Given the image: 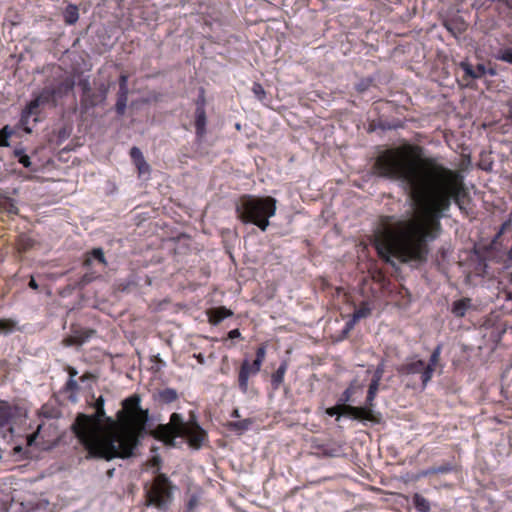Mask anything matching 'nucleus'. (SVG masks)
Instances as JSON below:
<instances>
[{
    "mask_svg": "<svg viewBox=\"0 0 512 512\" xmlns=\"http://www.w3.org/2000/svg\"><path fill=\"white\" fill-rule=\"evenodd\" d=\"M373 170L380 177L406 183L417 208L416 218L389 223L392 217H384L382 227L375 233L378 255L387 263L391 257L402 263L426 262L428 242L438 237L440 220L452 202L461 211H466L470 203L464 176L436 158L422 157V148L413 144L382 151L375 159Z\"/></svg>",
    "mask_w": 512,
    "mask_h": 512,
    "instance_id": "f257e3e1",
    "label": "nucleus"
},
{
    "mask_svg": "<svg viewBox=\"0 0 512 512\" xmlns=\"http://www.w3.org/2000/svg\"><path fill=\"white\" fill-rule=\"evenodd\" d=\"M104 403L103 396H99L93 404L95 413L92 415L79 413L71 426L79 443L87 452L86 459L110 461L119 455L115 431H104L102 427L106 414Z\"/></svg>",
    "mask_w": 512,
    "mask_h": 512,
    "instance_id": "f03ea898",
    "label": "nucleus"
},
{
    "mask_svg": "<svg viewBox=\"0 0 512 512\" xmlns=\"http://www.w3.org/2000/svg\"><path fill=\"white\" fill-rule=\"evenodd\" d=\"M140 403V395L132 394L122 401V409L116 414L120 422L119 429L115 431L117 453L120 454L117 458H130L139 444V435L148 421V410L142 409Z\"/></svg>",
    "mask_w": 512,
    "mask_h": 512,
    "instance_id": "7ed1b4c3",
    "label": "nucleus"
},
{
    "mask_svg": "<svg viewBox=\"0 0 512 512\" xmlns=\"http://www.w3.org/2000/svg\"><path fill=\"white\" fill-rule=\"evenodd\" d=\"M146 505L167 511L173 499L174 486L167 475L158 474L150 485H145Z\"/></svg>",
    "mask_w": 512,
    "mask_h": 512,
    "instance_id": "20e7f679",
    "label": "nucleus"
},
{
    "mask_svg": "<svg viewBox=\"0 0 512 512\" xmlns=\"http://www.w3.org/2000/svg\"><path fill=\"white\" fill-rule=\"evenodd\" d=\"M326 414L333 417L337 416L336 420H339L340 416L347 415L354 420H358L362 423L366 421H377L374 415L366 408H358L349 404H340L326 409Z\"/></svg>",
    "mask_w": 512,
    "mask_h": 512,
    "instance_id": "39448f33",
    "label": "nucleus"
},
{
    "mask_svg": "<svg viewBox=\"0 0 512 512\" xmlns=\"http://www.w3.org/2000/svg\"><path fill=\"white\" fill-rule=\"evenodd\" d=\"M44 107L45 105L41 103L40 100L35 96L28 102V104L22 110L20 117V124L25 132L31 133L32 129L29 126L31 118L34 123L38 122L39 116L42 113Z\"/></svg>",
    "mask_w": 512,
    "mask_h": 512,
    "instance_id": "423d86ee",
    "label": "nucleus"
},
{
    "mask_svg": "<svg viewBox=\"0 0 512 512\" xmlns=\"http://www.w3.org/2000/svg\"><path fill=\"white\" fill-rule=\"evenodd\" d=\"M276 212V199L267 197H258V229L265 231L269 226L268 219Z\"/></svg>",
    "mask_w": 512,
    "mask_h": 512,
    "instance_id": "0eeeda50",
    "label": "nucleus"
},
{
    "mask_svg": "<svg viewBox=\"0 0 512 512\" xmlns=\"http://www.w3.org/2000/svg\"><path fill=\"white\" fill-rule=\"evenodd\" d=\"M180 437L185 438L193 449H200L208 439L207 432L195 421L180 432Z\"/></svg>",
    "mask_w": 512,
    "mask_h": 512,
    "instance_id": "6e6552de",
    "label": "nucleus"
},
{
    "mask_svg": "<svg viewBox=\"0 0 512 512\" xmlns=\"http://www.w3.org/2000/svg\"><path fill=\"white\" fill-rule=\"evenodd\" d=\"M236 212L243 223L256 224V198L242 196L236 204Z\"/></svg>",
    "mask_w": 512,
    "mask_h": 512,
    "instance_id": "1a4fd4ad",
    "label": "nucleus"
},
{
    "mask_svg": "<svg viewBox=\"0 0 512 512\" xmlns=\"http://www.w3.org/2000/svg\"><path fill=\"white\" fill-rule=\"evenodd\" d=\"M425 370L426 363L416 357L408 358L404 363L396 367V371L400 376L420 374L422 384Z\"/></svg>",
    "mask_w": 512,
    "mask_h": 512,
    "instance_id": "9d476101",
    "label": "nucleus"
},
{
    "mask_svg": "<svg viewBox=\"0 0 512 512\" xmlns=\"http://www.w3.org/2000/svg\"><path fill=\"white\" fill-rule=\"evenodd\" d=\"M107 87L102 84L98 91L91 90L90 93L81 95L80 105L83 112H87L89 109L96 107L98 104L105 101L107 97Z\"/></svg>",
    "mask_w": 512,
    "mask_h": 512,
    "instance_id": "9b49d317",
    "label": "nucleus"
},
{
    "mask_svg": "<svg viewBox=\"0 0 512 512\" xmlns=\"http://www.w3.org/2000/svg\"><path fill=\"white\" fill-rule=\"evenodd\" d=\"M95 334L93 329L72 327L71 334L64 338L65 346H80L87 342Z\"/></svg>",
    "mask_w": 512,
    "mask_h": 512,
    "instance_id": "f8f14e48",
    "label": "nucleus"
},
{
    "mask_svg": "<svg viewBox=\"0 0 512 512\" xmlns=\"http://www.w3.org/2000/svg\"><path fill=\"white\" fill-rule=\"evenodd\" d=\"M256 374V359H245L238 372V386L241 391L246 392L248 389V380L251 376Z\"/></svg>",
    "mask_w": 512,
    "mask_h": 512,
    "instance_id": "ddd939ff",
    "label": "nucleus"
},
{
    "mask_svg": "<svg viewBox=\"0 0 512 512\" xmlns=\"http://www.w3.org/2000/svg\"><path fill=\"white\" fill-rule=\"evenodd\" d=\"M379 385L380 384H377V383H374V382H370L369 384V387H368V392H367V396H366V400H365V405L364 406H357L358 408H366L368 409L373 415L374 417L377 419V421H369L370 423H373V424H380L381 421H382V414L378 411H375L373 409V407L375 406V398H376V395L378 393V390H379Z\"/></svg>",
    "mask_w": 512,
    "mask_h": 512,
    "instance_id": "4468645a",
    "label": "nucleus"
},
{
    "mask_svg": "<svg viewBox=\"0 0 512 512\" xmlns=\"http://www.w3.org/2000/svg\"><path fill=\"white\" fill-rule=\"evenodd\" d=\"M153 436L155 439L164 442V444L168 446H174L175 439L180 437V435H178L176 431L173 430V426L167 424L158 425L153 431Z\"/></svg>",
    "mask_w": 512,
    "mask_h": 512,
    "instance_id": "2eb2a0df",
    "label": "nucleus"
},
{
    "mask_svg": "<svg viewBox=\"0 0 512 512\" xmlns=\"http://www.w3.org/2000/svg\"><path fill=\"white\" fill-rule=\"evenodd\" d=\"M459 67L464 72V75H463L464 80L479 79V78L483 77L486 73V67L484 64H477L476 67H474L469 62L462 61V62H460Z\"/></svg>",
    "mask_w": 512,
    "mask_h": 512,
    "instance_id": "dca6fc26",
    "label": "nucleus"
},
{
    "mask_svg": "<svg viewBox=\"0 0 512 512\" xmlns=\"http://www.w3.org/2000/svg\"><path fill=\"white\" fill-rule=\"evenodd\" d=\"M441 350H442L441 345H438L434 348V350L431 353L429 362L426 364V370L424 372L423 388H425L427 386V384L430 382V380L433 377L435 368L440 360Z\"/></svg>",
    "mask_w": 512,
    "mask_h": 512,
    "instance_id": "f3484780",
    "label": "nucleus"
},
{
    "mask_svg": "<svg viewBox=\"0 0 512 512\" xmlns=\"http://www.w3.org/2000/svg\"><path fill=\"white\" fill-rule=\"evenodd\" d=\"M16 412V407L6 401H0V428L9 427Z\"/></svg>",
    "mask_w": 512,
    "mask_h": 512,
    "instance_id": "a211bd4d",
    "label": "nucleus"
},
{
    "mask_svg": "<svg viewBox=\"0 0 512 512\" xmlns=\"http://www.w3.org/2000/svg\"><path fill=\"white\" fill-rule=\"evenodd\" d=\"M94 262L106 265V259L102 248H93L84 254L83 267L90 269Z\"/></svg>",
    "mask_w": 512,
    "mask_h": 512,
    "instance_id": "6ab92c4d",
    "label": "nucleus"
},
{
    "mask_svg": "<svg viewBox=\"0 0 512 512\" xmlns=\"http://www.w3.org/2000/svg\"><path fill=\"white\" fill-rule=\"evenodd\" d=\"M50 85L54 92V97L58 101V99L67 96L74 89L75 82L71 78H66L58 82L57 84Z\"/></svg>",
    "mask_w": 512,
    "mask_h": 512,
    "instance_id": "aec40b11",
    "label": "nucleus"
},
{
    "mask_svg": "<svg viewBox=\"0 0 512 512\" xmlns=\"http://www.w3.org/2000/svg\"><path fill=\"white\" fill-rule=\"evenodd\" d=\"M443 26L454 36L462 34L467 28L465 21L459 16L444 19Z\"/></svg>",
    "mask_w": 512,
    "mask_h": 512,
    "instance_id": "412c9836",
    "label": "nucleus"
},
{
    "mask_svg": "<svg viewBox=\"0 0 512 512\" xmlns=\"http://www.w3.org/2000/svg\"><path fill=\"white\" fill-rule=\"evenodd\" d=\"M130 157H131L134 165L136 166L139 174H144V173L149 172L150 167H149L148 163L146 162V160L143 156V153L141 152V150L138 147L134 146L130 149Z\"/></svg>",
    "mask_w": 512,
    "mask_h": 512,
    "instance_id": "4be33fe9",
    "label": "nucleus"
},
{
    "mask_svg": "<svg viewBox=\"0 0 512 512\" xmlns=\"http://www.w3.org/2000/svg\"><path fill=\"white\" fill-rule=\"evenodd\" d=\"M37 97L41 103L45 106L56 107L57 100L54 97V92L51 88V85H45L37 94L34 95Z\"/></svg>",
    "mask_w": 512,
    "mask_h": 512,
    "instance_id": "5701e85b",
    "label": "nucleus"
},
{
    "mask_svg": "<svg viewBox=\"0 0 512 512\" xmlns=\"http://www.w3.org/2000/svg\"><path fill=\"white\" fill-rule=\"evenodd\" d=\"M471 307V299L470 298H461L453 302L451 306V313L457 317L462 318L466 315L468 309Z\"/></svg>",
    "mask_w": 512,
    "mask_h": 512,
    "instance_id": "b1692460",
    "label": "nucleus"
},
{
    "mask_svg": "<svg viewBox=\"0 0 512 512\" xmlns=\"http://www.w3.org/2000/svg\"><path fill=\"white\" fill-rule=\"evenodd\" d=\"M206 111L205 109H195V129L196 135L202 138L206 133Z\"/></svg>",
    "mask_w": 512,
    "mask_h": 512,
    "instance_id": "393cba45",
    "label": "nucleus"
},
{
    "mask_svg": "<svg viewBox=\"0 0 512 512\" xmlns=\"http://www.w3.org/2000/svg\"><path fill=\"white\" fill-rule=\"evenodd\" d=\"M232 313L225 307H218L209 310L208 318L209 322L213 325H217L222 322L225 318L231 316Z\"/></svg>",
    "mask_w": 512,
    "mask_h": 512,
    "instance_id": "a878e982",
    "label": "nucleus"
},
{
    "mask_svg": "<svg viewBox=\"0 0 512 512\" xmlns=\"http://www.w3.org/2000/svg\"><path fill=\"white\" fill-rule=\"evenodd\" d=\"M129 90L119 89L117 92V101L115 104V111L119 116L124 115L127 101H128Z\"/></svg>",
    "mask_w": 512,
    "mask_h": 512,
    "instance_id": "bb28decb",
    "label": "nucleus"
},
{
    "mask_svg": "<svg viewBox=\"0 0 512 512\" xmlns=\"http://www.w3.org/2000/svg\"><path fill=\"white\" fill-rule=\"evenodd\" d=\"M412 503L418 512H430L431 504L428 499L419 493H414L412 496Z\"/></svg>",
    "mask_w": 512,
    "mask_h": 512,
    "instance_id": "cd10ccee",
    "label": "nucleus"
},
{
    "mask_svg": "<svg viewBox=\"0 0 512 512\" xmlns=\"http://www.w3.org/2000/svg\"><path fill=\"white\" fill-rule=\"evenodd\" d=\"M288 365L283 361L277 370L271 375V384L273 389H278L284 380V375L287 371Z\"/></svg>",
    "mask_w": 512,
    "mask_h": 512,
    "instance_id": "c85d7f7f",
    "label": "nucleus"
},
{
    "mask_svg": "<svg viewBox=\"0 0 512 512\" xmlns=\"http://www.w3.org/2000/svg\"><path fill=\"white\" fill-rule=\"evenodd\" d=\"M64 21L68 25L75 24L79 19L78 7L73 4H69L63 13Z\"/></svg>",
    "mask_w": 512,
    "mask_h": 512,
    "instance_id": "c756f323",
    "label": "nucleus"
},
{
    "mask_svg": "<svg viewBox=\"0 0 512 512\" xmlns=\"http://www.w3.org/2000/svg\"><path fill=\"white\" fill-rule=\"evenodd\" d=\"M178 399V393L173 388H165L158 393V400L163 404H170Z\"/></svg>",
    "mask_w": 512,
    "mask_h": 512,
    "instance_id": "7c9ffc66",
    "label": "nucleus"
},
{
    "mask_svg": "<svg viewBox=\"0 0 512 512\" xmlns=\"http://www.w3.org/2000/svg\"><path fill=\"white\" fill-rule=\"evenodd\" d=\"M370 314L371 308L367 303H362L358 308L355 309L349 320L356 325L359 320L368 317Z\"/></svg>",
    "mask_w": 512,
    "mask_h": 512,
    "instance_id": "2f4dec72",
    "label": "nucleus"
},
{
    "mask_svg": "<svg viewBox=\"0 0 512 512\" xmlns=\"http://www.w3.org/2000/svg\"><path fill=\"white\" fill-rule=\"evenodd\" d=\"M190 423H185L178 413H173L170 417V422L167 425H172L173 430L180 435L181 431H184Z\"/></svg>",
    "mask_w": 512,
    "mask_h": 512,
    "instance_id": "473e14b6",
    "label": "nucleus"
},
{
    "mask_svg": "<svg viewBox=\"0 0 512 512\" xmlns=\"http://www.w3.org/2000/svg\"><path fill=\"white\" fill-rule=\"evenodd\" d=\"M16 245L19 252H27L34 246V240L26 235H21L18 237Z\"/></svg>",
    "mask_w": 512,
    "mask_h": 512,
    "instance_id": "72a5a7b5",
    "label": "nucleus"
},
{
    "mask_svg": "<svg viewBox=\"0 0 512 512\" xmlns=\"http://www.w3.org/2000/svg\"><path fill=\"white\" fill-rule=\"evenodd\" d=\"M13 155L18 160V162L23 165V167H31L32 162L30 160V157L25 153V150L23 148H16L13 151Z\"/></svg>",
    "mask_w": 512,
    "mask_h": 512,
    "instance_id": "f704fd0d",
    "label": "nucleus"
},
{
    "mask_svg": "<svg viewBox=\"0 0 512 512\" xmlns=\"http://www.w3.org/2000/svg\"><path fill=\"white\" fill-rule=\"evenodd\" d=\"M356 387L353 383H351L341 394L339 398L340 404H348L353 402V395L355 394Z\"/></svg>",
    "mask_w": 512,
    "mask_h": 512,
    "instance_id": "c9c22d12",
    "label": "nucleus"
},
{
    "mask_svg": "<svg viewBox=\"0 0 512 512\" xmlns=\"http://www.w3.org/2000/svg\"><path fill=\"white\" fill-rule=\"evenodd\" d=\"M251 424V421L249 419H244L240 421H231L228 424V427L236 432H243L248 429L249 425Z\"/></svg>",
    "mask_w": 512,
    "mask_h": 512,
    "instance_id": "e433bc0d",
    "label": "nucleus"
},
{
    "mask_svg": "<svg viewBox=\"0 0 512 512\" xmlns=\"http://www.w3.org/2000/svg\"><path fill=\"white\" fill-rule=\"evenodd\" d=\"M13 135V130L9 125L4 126L0 129V146L7 147L9 146V138Z\"/></svg>",
    "mask_w": 512,
    "mask_h": 512,
    "instance_id": "4c0bfd02",
    "label": "nucleus"
},
{
    "mask_svg": "<svg viewBox=\"0 0 512 512\" xmlns=\"http://www.w3.org/2000/svg\"><path fill=\"white\" fill-rule=\"evenodd\" d=\"M453 469L451 464H444L438 467H432L423 472L424 476L431 475V474H445L451 472Z\"/></svg>",
    "mask_w": 512,
    "mask_h": 512,
    "instance_id": "58836bf2",
    "label": "nucleus"
},
{
    "mask_svg": "<svg viewBox=\"0 0 512 512\" xmlns=\"http://www.w3.org/2000/svg\"><path fill=\"white\" fill-rule=\"evenodd\" d=\"M354 327H355V324L353 322H351L350 320H348L345 323L340 334L336 337V341L339 342V341H343V340L347 339L350 332L354 329Z\"/></svg>",
    "mask_w": 512,
    "mask_h": 512,
    "instance_id": "ea45409f",
    "label": "nucleus"
},
{
    "mask_svg": "<svg viewBox=\"0 0 512 512\" xmlns=\"http://www.w3.org/2000/svg\"><path fill=\"white\" fill-rule=\"evenodd\" d=\"M496 59L512 64V49H500L496 55Z\"/></svg>",
    "mask_w": 512,
    "mask_h": 512,
    "instance_id": "a19ab883",
    "label": "nucleus"
},
{
    "mask_svg": "<svg viewBox=\"0 0 512 512\" xmlns=\"http://www.w3.org/2000/svg\"><path fill=\"white\" fill-rule=\"evenodd\" d=\"M16 327V322L12 319H0V331L5 333L12 332Z\"/></svg>",
    "mask_w": 512,
    "mask_h": 512,
    "instance_id": "79ce46f5",
    "label": "nucleus"
},
{
    "mask_svg": "<svg viewBox=\"0 0 512 512\" xmlns=\"http://www.w3.org/2000/svg\"><path fill=\"white\" fill-rule=\"evenodd\" d=\"M161 463H162V460H161V457L159 455H155L153 456L149 462H148V465L153 468V473L155 474H160L159 473V470L161 468Z\"/></svg>",
    "mask_w": 512,
    "mask_h": 512,
    "instance_id": "37998d69",
    "label": "nucleus"
},
{
    "mask_svg": "<svg viewBox=\"0 0 512 512\" xmlns=\"http://www.w3.org/2000/svg\"><path fill=\"white\" fill-rule=\"evenodd\" d=\"M199 505V497L193 494L186 503V512H192Z\"/></svg>",
    "mask_w": 512,
    "mask_h": 512,
    "instance_id": "c03bdc74",
    "label": "nucleus"
},
{
    "mask_svg": "<svg viewBox=\"0 0 512 512\" xmlns=\"http://www.w3.org/2000/svg\"><path fill=\"white\" fill-rule=\"evenodd\" d=\"M512 226V213L510 214V217L508 220L503 222L500 226V229L498 233L496 234V239L500 238L506 231H508Z\"/></svg>",
    "mask_w": 512,
    "mask_h": 512,
    "instance_id": "a18cd8bd",
    "label": "nucleus"
},
{
    "mask_svg": "<svg viewBox=\"0 0 512 512\" xmlns=\"http://www.w3.org/2000/svg\"><path fill=\"white\" fill-rule=\"evenodd\" d=\"M78 86L80 87L82 91V95H85L87 93H90L92 90L91 83L88 78H82L78 81Z\"/></svg>",
    "mask_w": 512,
    "mask_h": 512,
    "instance_id": "49530a36",
    "label": "nucleus"
},
{
    "mask_svg": "<svg viewBox=\"0 0 512 512\" xmlns=\"http://www.w3.org/2000/svg\"><path fill=\"white\" fill-rule=\"evenodd\" d=\"M3 207L6 211H8L9 213L11 214H17L18 213V208L16 206V204L14 203V201L10 198L6 199L4 202H3Z\"/></svg>",
    "mask_w": 512,
    "mask_h": 512,
    "instance_id": "de8ad7c7",
    "label": "nucleus"
},
{
    "mask_svg": "<svg viewBox=\"0 0 512 512\" xmlns=\"http://www.w3.org/2000/svg\"><path fill=\"white\" fill-rule=\"evenodd\" d=\"M371 85H372L371 79H362L360 82H358L356 84L355 88L359 93H363L366 90H368Z\"/></svg>",
    "mask_w": 512,
    "mask_h": 512,
    "instance_id": "09e8293b",
    "label": "nucleus"
},
{
    "mask_svg": "<svg viewBox=\"0 0 512 512\" xmlns=\"http://www.w3.org/2000/svg\"><path fill=\"white\" fill-rule=\"evenodd\" d=\"M64 390L66 392L75 393L79 390V385L75 379L69 378L65 384Z\"/></svg>",
    "mask_w": 512,
    "mask_h": 512,
    "instance_id": "8fccbe9b",
    "label": "nucleus"
},
{
    "mask_svg": "<svg viewBox=\"0 0 512 512\" xmlns=\"http://www.w3.org/2000/svg\"><path fill=\"white\" fill-rule=\"evenodd\" d=\"M103 421H105L106 424L109 426L108 431H117L119 429L120 422L118 420L116 421L113 418L105 415Z\"/></svg>",
    "mask_w": 512,
    "mask_h": 512,
    "instance_id": "3c124183",
    "label": "nucleus"
},
{
    "mask_svg": "<svg viewBox=\"0 0 512 512\" xmlns=\"http://www.w3.org/2000/svg\"><path fill=\"white\" fill-rule=\"evenodd\" d=\"M383 373H384V368L383 366H378L373 374V377L371 379V382H374V383H377V384H380L381 382V379H382V376H383Z\"/></svg>",
    "mask_w": 512,
    "mask_h": 512,
    "instance_id": "603ef678",
    "label": "nucleus"
},
{
    "mask_svg": "<svg viewBox=\"0 0 512 512\" xmlns=\"http://www.w3.org/2000/svg\"><path fill=\"white\" fill-rule=\"evenodd\" d=\"M128 78L129 76L125 73H122L119 77V89H128Z\"/></svg>",
    "mask_w": 512,
    "mask_h": 512,
    "instance_id": "864d4df0",
    "label": "nucleus"
},
{
    "mask_svg": "<svg viewBox=\"0 0 512 512\" xmlns=\"http://www.w3.org/2000/svg\"><path fill=\"white\" fill-rule=\"evenodd\" d=\"M206 100L204 97V90H201L199 97L196 100V109H205Z\"/></svg>",
    "mask_w": 512,
    "mask_h": 512,
    "instance_id": "5fc2aeb1",
    "label": "nucleus"
},
{
    "mask_svg": "<svg viewBox=\"0 0 512 512\" xmlns=\"http://www.w3.org/2000/svg\"><path fill=\"white\" fill-rule=\"evenodd\" d=\"M265 356V348L263 346H258V371L260 370L261 362Z\"/></svg>",
    "mask_w": 512,
    "mask_h": 512,
    "instance_id": "6e6d98bb",
    "label": "nucleus"
},
{
    "mask_svg": "<svg viewBox=\"0 0 512 512\" xmlns=\"http://www.w3.org/2000/svg\"><path fill=\"white\" fill-rule=\"evenodd\" d=\"M66 371L69 375V378H72V379H74V377L78 374L77 370L74 367L69 366V365L66 367Z\"/></svg>",
    "mask_w": 512,
    "mask_h": 512,
    "instance_id": "4d7b16f0",
    "label": "nucleus"
},
{
    "mask_svg": "<svg viewBox=\"0 0 512 512\" xmlns=\"http://www.w3.org/2000/svg\"><path fill=\"white\" fill-rule=\"evenodd\" d=\"M228 337L230 339H235V338H238L240 337V332L238 329H233L231 330L229 333H228Z\"/></svg>",
    "mask_w": 512,
    "mask_h": 512,
    "instance_id": "13d9d810",
    "label": "nucleus"
},
{
    "mask_svg": "<svg viewBox=\"0 0 512 512\" xmlns=\"http://www.w3.org/2000/svg\"><path fill=\"white\" fill-rule=\"evenodd\" d=\"M28 286H29L31 289H33V290H38V288H39L38 283L36 282V280H35L33 277H31V279H30V281H29V283H28Z\"/></svg>",
    "mask_w": 512,
    "mask_h": 512,
    "instance_id": "bf43d9fd",
    "label": "nucleus"
},
{
    "mask_svg": "<svg viewBox=\"0 0 512 512\" xmlns=\"http://www.w3.org/2000/svg\"><path fill=\"white\" fill-rule=\"evenodd\" d=\"M36 437H37V433L30 435L27 439L28 445H32V443L35 441Z\"/></svg>",
    "mask_w": 512,
    "mask_h": 512,
    "instance_id": "052dcab7",
    "label": "nucleus"
},
{
    "mask_svg": "<svg viewBox=\"0 0 512 512\" xmlns=\"http://www.w3.org/2000/svg\"><path fill=\"white\" fill-rule=\"evenodd\" d=\"M90 376H91V375H90L89 373H86V374H84V375H82V376L80 377V381H81V382H84V381H86L87 379H89V378H90Z\"/></svg>",
    "mask_w": 512,
    "mask_h": 512,
    "instance_id": "680f3d73",
    "label": "nucleus"
},
{
    "mask_svg": "<svg viewBox=\"0 0 512 512\" xmlns=\"http://www.w3.org/2000/svg\"><path fill=\"white\" fill-rule=\"evenodd\" d=\"M67 136H68V134H67V132H66V130H65V129H63V130L59 131V137H60V138H65V137H67Z\"/></svg>",
    "mask_w": 512,
    "mask_h": 512,
    "instance_id": "e2e57ef3",
    "label": "nucleus"
},
{
    "mask_svg": "<svg viewBox=\"0 0 512 512\" xmlns=\"http://www.w3.org/2000/svg\"><path fill=\"white\" fill-rule=\"evenodd\" d=\"M257 89H258V96H259L260 94H264V90H263V88H262L259 84H258V86H257Z\"/></svg>",
    "mask_w": 512,
    "mask_h": 512,
    "instance_id": "0e129e2a",
    "label": "nucleus"
},
{
    "mask_svg": "<svg viewBox=\"0 0 512 512\" xmlns=\"http://www.w3.org/2000/svg\"><path fill=\"white\" fill-rule=\"evenodd\" d=\"M508 258H509L510 260H512V245H511V248H510V249H509V251H508Z\"/></svg>",
    "mask_w": 512,
    "mask_h": 512,
    "instance_id": "69168bd1",
    "label": "nucleus"
},
{
    "mask_svg": "<svg viewBox=\"0 0 512 512\" xmlns=\"http://www.w3.org/2000/svg\"><path fill=\"white\" fill-rule=\"evenodd\" d=\"M232 416H234V417H239V414H238V410H237V409H235V410L233 411Z\"/></svg>",
    "mask_w": 512,
    "mask_h": 512,
    "instance_id": "338daca9",
    "label": "nucleus"
},
{
    "mask_svg": "<svg viewBox=\"0 0 512 512\" xmlns=\"http://www.w3.org/2000/svg\"><path fill=\"white\" fill-rule=\"evenodd\" d=\"M113 472H114V469L109 470V471H108V475H109V476H112Z\"/></svg>",
    "mask_w": 512,
    "mask_h": 512,
    "instance_id": "774afa93",
    "label": "nucleus"
}]
</instances>
